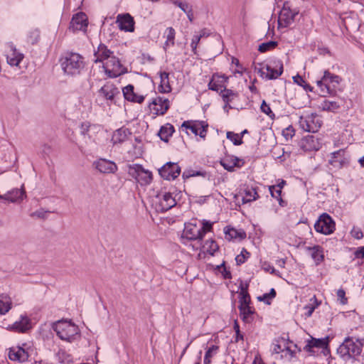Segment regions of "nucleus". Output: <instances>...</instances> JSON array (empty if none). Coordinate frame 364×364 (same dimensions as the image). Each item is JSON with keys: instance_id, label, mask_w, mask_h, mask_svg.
<instances>
[{"instance_id": "f257e3e1", "label": "nucleus", "mask_w": 364, "mask_h": 364, "mask_svg": "<svg viewBox=\"0 0 364 364\" xmlns=\"http://www.w3.org/2000/svg\"><path fill=\"white\" fill-rule=\"evenodd\" d=\"M60 65L64 73L75 76L80 75L85 63L84 58L76 53H67L60 58Z\"/></svg>"}, {"instance_id": "f03ea898", "label": "nucleus", "mask_w": 364, "mask_h": 364, "mask_svg": "<svg viewBox=\"0 0 364 364\" xmlns=\"http://www.w3.org/2000/svg\"><path fill=\"white\" fill-rule=\"evenodd\" d=\"M363 346L360 340L347 337L338 348L337 353L344 361H348L360 355Z\"/></svg>"}, {"instance_id": "7ed1b4c3", "label": "nucleus", "mask_w": 364, "mask_h": 364, "mask_svg": "<svg viewBox=\"0 0 364 364\" xmlns=\"http://www.w3.org/2000/svg\"><path fill=\"white\" fill-rule=\"evenodd\" d=\"M53 329L57 336L63 341L71 342L79 334L77 326L70 321L60 320L53 323Z\"/></svg>"}, {"instance_id": "20e7f679", "label": "nucleus", "mask_w": 364, "mask_h": 364, "mask_svg": "<svg viewBox=\"0 0 364 364\" xmlns=\"http://www.w3.org/2000/svg\"><path fill=\"white\" fill-rule=\"evenodd\" d=\"M341 81V78L338 75L325 71L321 80L317 81V85L323 95H333L336 94L335 87Z\"/></svg>"}, {"instance_id": "39448f33", "label": "nucleus", "mask_w": 364, "mask_h": 364, "mask_svg": "<svg viewBox=\"0 0 364 364\" xmlns=\"http://www.w3.org/2000/svg\"><path fill=\"white\" fill-rule=\"evenodd\" d=\"M290 343H291L287 335L278 338L277 343L274 344V354L279 355H279L280 359L285 358L287 360H290L296 354L295 350H292L289 346Z\"/></svg>"}, {"instance_id": "423d86ee", "label": "nucleus", "mask_w": 364, "mask_h": 364, "mask_svg": "<svg viewBox=\"0 0 364 364\" xmlns=\"http://www.w3.org/2000/svg\"><path fill=\"white\" fill-rule=\"evenodd\" d=\"M299 127L305 132L315 133L321 126V122L316 114L301 116L299 121Z\"/></svg>"}, {"instance_id": "0eeeda50", "label": "nucleus", "mask_w": 364, "mask_h": 364, "mask_svg": "<svg viewBox=\"0 0 364 364\" xmlns=\"http://www.w3.org/2000/svg\"><path fill=\"white\" fill-rule=\"evenodd\" d=\"M103 68L110 77H118L126 72L119 59L114 55L104 63Z\"/></svg>"}, {"instance_id": "6e6552de", "label": "nucleus", "mask_w": 364, "mask_h": 364, "mask_svg": "<svg viewBox=\"0 0 364 364\" xmlns=\"http://www.w3.org/2000/svg\"><path fill=\"white\" fill-rule=\"evenodd\" d=\"M314 228L316 232L329 235L335 230V223L327 213H323L316 222Z\"/></svg>"}, {"instance_id": "1a4fd4ad", "label": "nucleus", "mask_w": 364, "mask_h": 364, "mask_svg": "<svg viewBox=\"0 0 364 364\" xmlns=\"http://www.w3.org/2000/svg\"><path fill=\"white\" fill-rule=\"evenodd\" d=\"M181 127L186 130L189 129L196 136L199 135L200 138L205 139L208 124L205 121H185Z\"/></svg>"}, {"instance_id": "9d476101", "label": "nucleus", "mask_w": 364, "mask_h": 364, "mask_svg": "<svg viewBox=\"0 0 364 364\" xmlns=\"http://www.w3.org/2000/svg\"><path fill=\"white\" fill-rule=\"evenodd\" d=\"M129 173L141 185H148L152 181V173L149 171H146L141 166L136 165L134 167L129 168Z\"/></svg>"}, {"instance_id": "9b49d317", "label": "nucleus", "mask_w": 364, "mask_h": 364, "mask_svg": "<svg viewBox=\"0 0 364 364\" xmlns=\"http://www.w3.org/2000/svg\"><path fill=\"white\" fill-rule=\"evenodd\" d=\"M156 198L157 210L161 212H166L176 205V199L169 192H161L156 196Z\"/></svg>"}, {"instance_id": "f8f14e48", "label": "nucleus", "mask_w": 364, "mask_h": 364, "mask_svg": "<svg viewBox=\"0 0 364 364\" xmlns=\"http://www.w3.org/2000/svg\"><path fill=\"white\" fill-rule=\"evenodd\" d=\"M159 173L166 180H174L179 176L181 167L177 163L167 162L159 169Z\"/></svg>"}, {"instance_id": "ddd939ff", "label": "nucleus", "mask_w": 364, "mask_h": 364, "mask_svg": "<svg viewBox=\"0 0 364 364\" xmlns=\"http://www.w3.org/2000/svg\"><path fill=\"white\" fill-rule=\"evenodd\" d=\"M26 344L23 343L22 346H13L9 348V358L11 360L20 363L25 362L29 357L28 348Z\"/></svg>"}, {"instance_id": "4468645a", "label": "nucleus", "mask_w": 364, "mask_h": 364, "mask_svg": "<svg viewBox=\"0 0 364 364\" xmlns=\"http://www.w3.org/2000/svg\"><path fill=\"white\" fill-rule=\"evenodd\" d=\"M87 27V18L84 13H77L74 15L70 21V30L73 32L77 31H85Z\"/></svg>"}, {"instance_id": "2eb2a0df", "label": "nucleus", "mask_w": 364, "mask_h": 364, "mask_svg": "<svg viewBox=\"0 0 364 364\" xmlns=\"http://www.w3.org/2000/svg\"><path fill=\"white\" fill-rule=\"evenodd\" d=\"M116 23L122 31L127 32H133L134 31V21L133 17L129 14L118 15Z\"/></svg>"}, {"instance_id": "dca6fc26", "label": "nucleus", "mask_w": 364, "mask_h": 364, "mask_svg": "<svg viewBox=\"0 0 364 364\" xmlns=\"http://www.w3.org/2000/svg\"><path fill=\"white\" fill-rule=\"evenodd\" d=\"M201 230L200 227L196 224L188 223L185 225V228L183 232L182 237L188 240H199L200 241L203 237L200 232Z\"/></svg>"}, {"instance_id": "f3484780", "label": "nucleus", "mask_w": 364, "mask_h": 364, "mask_svg": "<svg viewBox=\"0 0 364 364\" xmlns=\"http://www.w3.org/2000/svg\"><path fill=\"white\" fill-rule=\"evenodd\" d=\"M149 107L154 111L155 114L163 115L169 108V101L166 98L158 97L152 101Z\"/></svg>"}, {"instance_id": "a211bd4d", "label": "nucleus", "mask_w": 364, "mask_h": 364, "mask_svg": "<svg viewBox=\"0 0 364 364\" xmlns=\"http://www.w3.org/2000/svg\"><path fill=\"white\" fill-rule=\"evenodd\" d=\"M294 15L289 7L284 5L278 15V28L287 27L293 20Z\"/></svg>"}, {"instance_id": "6ab92c4d", "label": "nucleus", "mask_w": 364, "mask_h": 364, "mask_svg": "<svg viewBox=\"0 0 364 364\" xmlns=\"http://www.w3.org/2000/svg\"><path fill=\"white\" fill-rule=\"evenodd\" d=\"M120 94V92L113 83L107 82L99 90L100 96L107 100L112 101L114 98Z\"/></svg>"}, {"instance_id": "aec40b11", "label": "nucleus", "mask_w": 364, "mask_h": 364, "mask_svg": "<svg viewBox=\"0 0 364 364\" xmlns=\"http://www.w3.org/2000/svg\"><path fill=\"white\" fill-rule=\"evenodd\" d=\"M94 165L102 173H114L117 170V166L114 162L105 159H100Z\"/></svg>"}, {"instance_id": "412c9836", "label": "nucleus", "mask_w": 364, "mask_h": 364, "mask_svg": "<svg viewBox=\"0 0 364 364\" xmlns=\"http://www.w3.org/2000/svg\"><path fill=\"white\" fill-rule=\"evenodd\" d=\"M6 46L8 48L6 53L8 63L13 66H18L23 58V54L17 52L14 46L11 43H8Z\"/></svg>"}, {"instance_id": "4be33fe9", "label": "nucleus", "mask_w": 364, "mask_h": 364, "mask_svg": "<svg viewBox=\"0 0 364 364\" xmlns=\"http://www.w3.org/2000/svg\"><path fill=\"white\" fill-rule=\"evenodd\" d=\"M320 146L318 139L313 135H308L301 141V148L305 151H317Z\"/></svg>"}, {"instance_id": "5701e85b", "label": "nucleus", "mask_w": 364, "mask_h": 364, "mask_svg": "<svg viewBox=\"0 0 364 364\" xmlns=\"http://www.w3.org/2000/svg\"><path fill=\"white\" fill-rule=\"evenodd\" d=\"M328 346V337L323 338H312L307 341V343L304 348V350L306 352H313L314 348L327 349Z\"/></svg>"}, {"instance_id": "b1692460", "label": "nucleus", "mask_w": 364, "mask_h": 364, "mask_svg": "<svg viewBox=\"0 0 364 364\" xmlns=\"http://www.w3.org/2000/svg\"><path fill=\"white\" fill-rule=\"evenodd\" d=\"M113 54V52L111 51L107 46H105L103 43H100L98 47L97 50L95 51L94 56L95 60L94 62L95 63H105L108 60L109 58H110Z\"/></svg>"}, {"instance_id": "393cba45", "label": "nucleus", "mask_w": 364, "mask_h": 364, "mask_svg": "<svg viewBox=\"0 0 364 364\" xmlns=\"http://www.w3.org/2000/svg\"><path fill=\"white\" fill-rule=\"evenodd\" d=\"M220 164L228 171H233L235 167H241L244 164L242 159L233 156H228L223 159Z\"/></svg>"}, {"instance_id": "a878e982", "label": "nucleus", "mask_w": 364, "mask_h": 364, "mask_svg": "<svg viewBox=\"0 0 364 364\" xmlns=\"http://www.w3.org/2000/svg\"><path fill=\"white\" fill-rule=\"evenodd\" d=\"M122 92L124 98L128 101L141 103L144 100V97L143 95H138L134 93V86L132 85H129L124 87Z\"/></svg>"}, {"instance_id": "bb28decb", "label": "nucleus", "mask_w": 364, "mask_h": 364, "mask_svg": "<svg viewBox=\"0 0 364 364\" xmlns=\"http://www.w3.org/2000/svg\"><path fill=\"white\" fill-rule=\"evenodd\" d=\"M255 71L263 78L273 79V68L267 63H262L255 65Z\"/></svg>"}, {"instance_id": "cd10ccee", "label": "nucleus", "mask_w": 364, "mask_h": 364, "mask_svg": "<svg viewBox=\"0 0 364 364\" xmlns=\"http://www.w3.org/2000/svg\"><path fill=\"white\" fill-rule=\"evenodd\" d=\"M24 195L25 191L23 189H14L4 196H1L0 198L14 203L22 200Z\"/></svg>"}, {"instance_id": "c85d7f7f", "label": "nucleus", "mask_w": 364, "mask_h": 364, "mask_svg": "<svg viewBox=\"0 0 364 364\" xmlns=\"http://www.w3.org/2000/svg\"><path fill=\"white\" fill-rule=\"evenodd\" d=\"M131 134L129 129L122 127L116 130L112 136V141L114 144L122 143L128 139V136Z\"/></svg>"}, {"instance_id": "c756f323", "label": "nucleus", "mask_w": 364, "mask_h": 364, "mask_svg": "<svg viewBox=\"0 0 364 364\" xmlns=\"http://www.w3.org/2000/svg\"><path fill=\"white\" fill-rule=\"evenodd\" d=\"M31 328L30 319L26 316H21L19 321H16L12 328L18 332L24 333Z\"/></svg>"}, {"instance_id": "7c9ffc66", "label": "nucleus", "mask_w": 364, "mask_h": 364, "mask_svg": "<svg viewBox=\"0 0 364 364\" xmlns=\"http://www.w3.org/2000/svg\"><path fill=\"white\" fill-rule=\"evenodd\" d=\"M225 238L228 240H242L246 237V233L244 230H237L233 228H228L225 230Z\"/></svg>"}, {"instance_id": "2f4dec72", "label": "nucleus", "mask_w": 364, "mask_h": 364, "mask_svg": "<svg viewBox=\"0 0 364 364\" xmlns=\"http://www.w3.org/2000/svg\"><path fill=\"white\" fill-rule=\"evenodd\" d=\"M169 74L167 72H160V85L159 86V90L163 93H168L171 91V87L169 83Z\"/></svg>"}, {"instance_id": "473e14b6", "label": "nucleus", "mask_w": 364, "mask_h": 364, "mask_svg": "<svg viewBox=\"0 0 364 364\" xmlns=\"http://www.w3.org/2000/svg\"><path fill=\"white\" fill-rule=\"evenodd\" d=\"M240 298H239V303L240 306H246L250 305V296L247 292V284L244 285L243 284H241L240 286Z\"/></svg>"}, {"instance_id": "72a5a7b5", "label": "nucleus", "mask_w": 364, "mask_h": 364, "mask_svg": "<svg viewBox=\"0 0 364 364\" xmlns=\"http://www.w3.org/2000/svg\"><path fill=\"white\" fill-rule=\"evenodd\" d=\"M80 134L83 136H87L89 139L92 138V136L90 134L91 131H98L100 129V127L97 125L91 124L88 122H82L80 125Z\"/></svg>"}, {"instance_id": "f704fd0d", "label": "nucleus", "mask_w": 364, "mask_h": 364, "mask_svg": "<svg viewBox=\"0 0 364 364\" xmlns=\"http://www.w3.org/2000/svg\"><path fill=\"white\" fill-rule=\"evenodd\" d=\"M174 132V127L170 124H166L165 126L161 127L159 130V136L161 140L168 141V138Z\"/></svg>"}, {"instance_id": "c9c22d12", "label": "nucleus", "mask_w": 364, "mask_h": 364, "mask_svg": "<svg viewBox=\"0 0 364 364\" xmlns=\"http://www.w3.org/2000/svg\"><path fill=\"white\" fill-rule=\"evenodd\" d=\"M11 308V298L6 295L0 296V314H5Z\"/></svg>"}, {"instance_id": "e433bc0d", "label": "nucleus", "mask_w": 364, "mask_h": 364, "mask_svg": "<svg viewBox=\"0 0 364 364\" xmlns=\"http://www.w3.org/2000/svg\"><path fill=\"white\" fill-rule=\"evenodd\" d=\"M257 193L255 188H247L244 190V195L242 196V203H249L256 199Z\"/></svg>"}, {"instance_id": "4c0bfd02", "label": "nucleus", "mask_w": 364, "mask_h": 364, "mask_svg": "<svg viewBox=\"0 0 364 364\" xmlns=\"http://www.w3.org/2000/svg\"><path fill=\"white\" fill-rule=\"evenodd\" d=\"M165 33L166 35V40L164 43V50H166L168 47L173 46L174 45L176 32L172 27H168L166 28Z\"/></svg>"}, {"instance_id": "58836bf2", "label": "nucleus", "mask_w": 364, "mask_h": 364, "mask_svg": "<svg viewBox=\"0 0 364 364\" xmlns=\"http://www.w3.org/2000/svg\"><path fill=\"white\" fill-rule=\"evenodd\" d=\"M311 257L318 264L323 259L321 247L318 245L309 247Z\"/></svg>"}, {"instance_id": "ea45409f", "label": "nucleus", "mask_w": 364, "mask_h": 364, "mask_svg": "<svg viewBox=\"0 0 364 364\" xmlns=\"http://www.w3.org/2000/svg\"><path fill=\"white\" fill-rule=\"evenodd\" d=\"M219 247L215 241L213 240H207L203 245V252L208 253L210 255H213L214 253L218 251Z\"/></svg>"}, {"instance_id": "a19ab883", "label": "nucleus", "mask_w": 364, "mask_h": 364, "mask_svg": "<svg viewBox=\"0 0 364 364\" xmlns=\"http://www.w3.org/2000/svg\"><path fill=\"white\" fill-rule=\"evenodd\" d=\"M240 317L245 322H250L253 311L250 305L239 306Z\"/></svg>"}, {"instance_id": "79ce46f5", "label": "nucleus", "mask_w": 364, "mask_h": 364, "mask_svg": "<svg viewBox=\"0 0 364 364\" xmlns=\"http://www.w3.org/2000/svg\"><path fill=\"white\" fill-rule=\"evenodd\" d=\"M220 95L223 100V101L228 105L230 102H231L235 97H237V93L230 89L224 88L223 90H220Z\"/></svg>"}, {"instance_id": "37998d69", "label": "nucleus", "mask_w": 364, "mask_h": 364, "mask_svg": "<svg viewBox=\"0 0 364 364\" xmlns=\"http://www.w3.org/2000/svg\"><path fill=\"white\" fill-rule=\"evenodd\" d=\"M220 77L216 75H213L212 79L208 83V88L213 91L218 92L222 88L221 82L220 80Z\"/></svg>"}, {"instance_id": "c03bdc74", "label": "nucleus", "mask_w": 364, "mask_h": 364, "mask_svg": "<svg viewBox=\"0 0 364 364\" xmlns=\"http://www.w3.org/2000/svg\"><path fill=\"white\" fill-rule=\"evenodd\" d=\"M218 348L219 347L218 346L213 345L208 349L204 357V364H210L211 358L216 355Z\"/></svg>"}, {"instance_id": "a18cd8bd", "label": "nucleus", "mask_w": 364, "mask_h": 364, "mask_svg": "<svg viewBox=\"0 0 364 364\" xmlns=\"http://www.w3.org/2000/svg\"><path fill=\"white\" fill-rule=\"evenodd\" d=\"M323 110L335 112L340 108V105L334 101L324 100L321 104Z\"/></svg>"}, {"instance_id": "49530a36", "label": "nucleus", "mask_w": 364, "mask_h": 364, "mask_svg": "<svg viewBox=\"0 0 364 364\" xmlns=\"http://www.w3.org/2000/svg\"><path fill=\"white\" fill-rule=\"evenodd\" d=\"M227 138L230 139L235 145H241L243 141L242 139V136H240L239 134H235L232 132H227Z\"/></svg>"}, {"instance_id": "de8ad7c7", "label": "nucleus", "mask_w": 364, "mask_h": 364, "mask_svg": "<svg viewBox=\"0 0 364 364\" xmlns=\"http://www.w3.org/2000/svg\"><path fill=\"white\" fill-rule=\"evenodd\" d=\"M273 299V288H272L268 293L264 294L257 296V300L263 301L267 305H270Z\"/></svg>"}, {"instance_id": "09e8293b", "label": "nucleus", "mask_w": 364, "mask_h": 364, "mask_svg": "<svg viewBox=\"0 0 364 364\" xmlns=\"http://www.w3.org/2000/svg\"><path fill=\"white\" fill-rule=\"evenodd\" d=\"M294 134L295 131L292 126H289L282 131V135L287 141L291 139Z\"/></svg>"}, {"instance_id": "8fccbe9b", "label": "nucleus", "mask_w": 364, "mask_h": 364, "mask_svg": "<svg viewBox=\"0 0 364 364\" xmlns=\"http://www.w3.org/2000/svg\"><path fill=\"white\" fill-rule=\"evenodd\" d=\"M250 252H248L245 249L243 248L240 254L235 257V261L237 264L239 265L243 264L245 262V260L250 257Z\"/></svg>"}, {"instance_id": "3c124183", "label": "nucleus", "mask_w": 364, "mask_h": 364, "mask_svg": "<svg viewBox=\"0 0 364 364\" xmlns=\"http://www.w3.org/2000/svg\"><path fill=\"white\" fill-rule=\"evenodd\" d=\"M173 4L179 7L185 14L190 13V10L192 9V6L187 2H183L176 0L174 1Z\"/></svg>"}, {"instance_id": "603ef678", "label": "nucleus", "mask_w": 364, "mask_h": 364, "mask_svg": "<svg viewBox=\"0 0 364 364\" xmlns=\"http://www.w3.org/2000/svg\"><path fill=\"white\" fill-rule=\"evenodd\" d=\"M202 225H203V226L201 228H200V229L201 230H200V232L201 233L202 237H203L204 235L207 232H210L212 230L213 223L209 221H207L205 220H203L202 222Z\"/></svg>"}, {"instance_id": "864d4df0", "label": "nucleus", "mask_w": 364, "mask_h": 364, "mask_svg": "<svg viewBox=\"0 0 364 364\" xmlns=\"http://www.w3.org/2000/svg\"><path fill=\"white\" fill-rule=\"evenodd\" d=\"M273 48V41H269L267 43H263L259 46L258 50L261 53H264Z\"/></svg>"}, {"instance_id": "5fc2aeb1", "label": "nucleus", "mask_w": 364, "mask_h": 364, "mask_svg": "<svg viewBox=\"0 0 364 364\" xmlns=\"http://www.w3.org/2000/svg\"><path fill=\"white\" fill-rule=\"evenodd\" d=\"M282 72H283V64L280 61L277 62V63L274 62V79L277 78V77H279V75H281Z\"/></svg>"}, {"instance_id": "6e6d98bb", "label": "nucleus", "mask_w": 364, "mask_h": 364, "mask_svg": "<svg viewBox=\"0 0 364 364\" xmlns=\"http://www.w3.org/2000/svg\"><path fill=\"white\" fill-rule=\"evenodd\" d=\"M200 39H201V38L198 34L197 35H194L193 38H192V41H191V47L192 48V51L195 54L196 53L197 46H198V44L199 43Z\"/></svg>"}, {"instance_id": "4d7b16f0", "label": "nucleus", "mask_w": 364, "mask_h": 364, "mask_svg": "<svg viewBox=\"0 0 364 364\" xmlns=\"http://www.w3.org/2000/svg\"><path fill=\"white\" fill-rule=\"evenodd\" d=\"M260 109L262 112L269 115L271 119H273L272 116L270 115L272 113V109H271L269 105H267L264 100L262 101V103L260 106Z\"/></svg>"}, {"instance_id": "13d9d810", "label": "nucleus", "mask_w": 364, "mask_h": 364, "mask_svg": "<svg viewBox=\"0 0 364 364\" xmlns=\"http://www.w3.org/2000/svg\"><path fill=\"white\" fill-rule=\"evenodd\" d=\"M337 296L342 304H347L348 299L346 297V292L343 289H340L337 291Z\"/></svg>"}, {"instance_id": "bf43d9fd", "label": "nucleus", "mask_w": 364, "mask_h": 364, "mask_svg": "<svg viewBox=\"0 0 364 364\" xmlns=\"http://www.w3.org/2000/svg\"><path fill=\"white\" fill-rule=\"evenodd\" d=\"M223 268V270L221 271V273L225 279H230L231 278V273L230 271H228L226 267L224 265V263L222 264L220 266H218V268Z\"/></svg>"}, {"instance_id": "052dcab7", "label": "nucleus", "mask_w": 364, "mask_h": 364, "mask_svg": "<svg viewBox=\"0 0 364 364\" xmlns=\"http://www.w3.org/2000/svg\"><path fill=\"white\" fill-rule=\"evenodd\" d=\"M275 199L278 201L279 206L281 208H287L289 205L288 200H286L284 197L279 196Z\"/></svg>"}, {"instance_id": "680f3d73", "label": "nucleus", "mask_w": 364, "mask_h": 364, "mask_svg": "<svg viewBox=\"0 0 364 364\" xmlns=\"http://www.w3.org/2000/svg\"><path fill=\"white\" fill-rule=\"evenodd\" d=\"M294 82L297 85L304 87L305 80L299 75L293 77Z\"/></svg>"}, {"instance_id": "e2e57ef3", "label": "nucleus", "mask_w": 364, "mask_h": 364, "mask_svg": "<svg viewBox=\"0 0 364 364\" xmlns=\"http://www.w3.org/2000/svg\"><path fill=\"white\" fill-rule=\"evenodd\" d=\"M351 234H352L353 237L356 239H360L363 236L361 230H360L359 229H355V228L353 229Z\"/></svg>"}, {"instance_id": "0e129e2a", "label": "nucleus", "mask_w": 364, "mask_h": 364, "mask_svg": "<svg viewBox=\"0 0 364 364\" xmlns=\"http://www.w3.org/2000/svg\"><path fill=\"white\" fill-rule=\"evenodd\" d=\"M287 185V181L284 179L279 178L277 181V184L274 185L276 186V189H280L282 190L283 188Z\"/></svg>"}, {"instance_id": "69168bd1", "label": "nucleus", "mask_w": 364, "mask_h": 364, "mask_svg": "<svg viewBox=\"0 0 364 364\" xmlns=\"http://www.w3.org/2000/svg\"><path fill=\"white\" fill-rule=\"evenodd\" d=\"M355 255L357 258H360V259L364 258V246L358 249L355 251Z\"/></svg>"}, {"instance_id": "338daca9", "label": "nucleus", "mask_w": 364, "mask_h": 364, "mask_svg": "<svg viewBox=\"0 0 364 364\" xmlns=\"http://www.w3.org/2000/svg\"><path fill=\"white\" fill-rule=\"evenodd\" d=\"M42 151L46 154H49L51 151V147L47 144H44L42 146Z\"/></svg>"}, {"instance_id": "774afa93", "label": "nucleus", "mask_w": 364, "mask_h": 364, "mask_svg": "<svg viewBox=\"0 0 364 364\" xmlns=\"http://www.w3.org/2000/svg\"><path fill=\"white\" fill-rule=\"evenodd\" d=\"M252 364H264V363L259 355H257L255 356Z\"/></svg>"}]
</instances>
